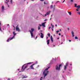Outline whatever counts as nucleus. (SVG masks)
<instances>
[{
  "instance_id": "obj_1",
  "label": "nucleus",
  "mask_w": 80,
  "mask_h": 80,
  "mask_svg": "<svg viewBox=\"0 0 80 80\" xmlns=\"http://www.w3.org/2000/svg\"><path fill=\"white\" fill-rule=\"evenodd\" d=\"M32 63V62H29L27 64H25L23 65L22 67V71H21V72H23V71L25 70V68H27V67H28V64H31V63Z\"/></svg>"
},
{
  "instance_id": "obj_2",
  "label": "nucleus",
  "mask_w": 80,
  "mask_h": 80,
  "mask_svg": "<svg viewBox=\"0 0 80 80\" xmlns=\"http://www.w3.org/2000/svg\"><path fill=\"white\" fill-rule=\"evenodd\" d=\"M60 67H62V64H60L59 65V67H58V66H56V70H60Z\"/></svg>"
},
{
  "instance_id": "obj_3",
  "label": "nucleus",
  "mask_w": 80,
  "mask_h": 80,
  "mask_svg": "<svg viewBox=\"0 0 80 80\" xmlns=\"http://www.w3.org/2000/svg\"><path fill=\"white\" fill-rule=\"evenodd\" d=\"M68 62H67L66 63V65L64 66V70H66V69H67V67L68 66Z\"/></svg>"
},
{
  "instance_id": "obj_4",
  "label": "nucleus",
  "mask_w": 80,
  "mask_h": 80,
  "mask_svg": "<svg viewBox=\"0 0 80 80\" xmlns=\"http://www.w3.org/2000/svg\"><path fill=\"white\" fill-rule=\"evenodd\" d=\"M16 30H17L18 32H20V29H19V28H18V25L16 27Z\"/></svg>"
},
{
  "instance_id": "obj_5",
  "label": "nucleus",
  "mask_w": 80,
  "mask_h": 80,
  "mask_svg": "<svg viewBox=\"0 0 80 80\" xmlns=\"http://www.w3.org/2000/svg\"><path fill=\"white\" fill-rule=\"evenodd\" d=\"M74 7L76 8H80V6L78 5L77 6V4H74Z\"/></svg>"
},
{
  "instance_id": "obj_6",
  "label": "nucleus",
  "mask_w": 80,
  "mask_h": 80,
  "mask_svg": "<svg viewBox=\"0 0 80 80\" xmlns=\"http://www.w3.org/2000/svg\"><path fill=\"white\" fill-rule=\"evenodd\" d=\"M13 38H14V36H13V37H12V38H10L8 39L7 40V42H9V41H10V40H12V39H13Z\"/></svg>"
},
{
  "instance_id": "obj_7",
  "label": "nucleus",
  "mask_w": 80,
  "mask_h": 80,
  "mask_svg": "<svg viewBox=\"0 0 80 80\" xmlns=\"http://www.w3.org/2000/svg\"><path fill=\"white\" fill-rule=\"evenodd\" d=\"M50 68V67H48V68H46L45 70V71H44V72H43V75H44L45 74V72H46V71H47V70H48V68Z\"/></svg>"
},
{
  "instance_id": "obj_8",
  "label": "nucleus",
  "mask_w": 80,
  "mask_h": 80,
  "mask_svg": "<svg viewBox=\"0 0 80 80\" xmlns=\"http://www.w3.org/2000/svg\"><path fill=\"white\" fill-rule=\"evenodd\" d=\"M35 65V64H33L30 66V68L31 69H32L33 70L34 69V68H33V65Z\"/></svg>"
},
{
  "instance_id": "obj_9",
  "label": "nucleus",
  "mask_w": 80,
  "mask_h": 80,
  "mask_svg": "<svg viewBox=\"0 0 80 80\" xmlns=\"http://www.w3.org/2000/svg\"><path fill=\"white\" fill-rule=\"evenodd\" d=\"M40 34H41L40 37L42 38H43V34L42 32H40Z\"/></svg>"
},
{
  "instance_id": "obj_10",
  "label": "nucleus",
  "mask_w": 80,
  "mask_h": 80,
  "mask_svg": "<svg viewBox=\"0 0 80 80\" xmlns=\"http://www.w3.org/2000/svg\"><path fill=\"white\" fill-rule=\"evenodd\" d=\"M46 23V22L42 23V26L43 27H45V24Z\"/></svg>"
},
{
  "instance_id": "obj_11",
  "label": "nucleus",
  "mask_w": 80,
  "mask_h": 80,
  "mask_svg": "<svg viewBox=\"0 0 80 80\" xmlns=\"http://www.w3.org/2000/svg\"><path fill=\"white\" fill-rule=\"evenodd\" d=\"M50 11H49L48 12H47L46 14L45 15V16H47V15H49V14H50Z\"/></svg>"
},
{
  "instance_id": "obj_12",
  "label": "nucleus",
  "mask_w": 80,
  "mask_h": 80,
  "mask_svg": "<svg viewBox=\"0 0 80 80\" xmlns=\"http://www.w3.org/2000/svg\"><path fill=\"white\" fill-rule=\"evenodd\" d=\"M33 31H34V29L32 28L31 31L30 30L29 31V32H30V33H31V32L32 33H33Z\"/></svg>"
},
{
  "instance_id": "obj_13",
  "label": "nucleus",
  "mask_w": 80,
  "mask_h": 80,
  "mask_svg": "<svg viewBox=\"0 0 80 80\" xmlns=\"http://www.w3.org/2000/svg\"><path fill=\"white\" fill-rule=\"evenodd\" d=\"M46 72H47V73L45 74H44V77H45V76L47 75V74H48V72H49L48 71H47Z\"/></svg>"
},
{
  "instance_id": "obj_14",
  "label": "nucleus",
  "mask_w": 80,
  "mask_h": 80,
  "mask_svg": "<svg viewBox=\"0 0 80 80\" xmlns=\"http://www.w3.org/2000/svg\"><path fill=\"white\" fill-rule=\"evenodd\" d=\"M30 34H31V37L32 38H33V37L34 36V35L33 34V32H30Z\"/></svg>"
},
{
  "instance_id": "obj_15",
  "label": "nucleus",
  "mask_w": 80,
  "mask_h": 80,
  "mask_svg": "<svg viewBox=\"0 0 80 80\" xmlns=\"http://www.w3.org/2000/svg\"><path fill=\"white\" fill-rule=\"evenodd\" d=\"M71 33L72 36V37H73L75 36V35H74V32H73V31H72L71 32Z\"/></svg>"
},
{
  "instance_id": "obj_16",
  "label": "nucleus",
  "mask_w": 80,
  "mask_h": 80,
  "mask_svg": "<svg viewBox=\"0 0 80 80\" xmlns=\"http://www.w3.org/2000/svg\"><path fill=\"white\" fill-rule=\"evenodd\" d=\"M48 45H49V43H50V40L48 39L47 41Z\"/></svg>"
},
{
  "instance_id": "obj_17",
  "label": "nucleus",
  "mask_w": 80,
  "mask_h": 80,
  "mask_svg": "<svg viewBox=\"0 0 80 80\" xmlns=\"http://www.w3.org/2000/svg\"><path fill=\"white\" fill-rule=\"evenodd\" d=\"M6 1H7V2H6L5 3H7V5H8V7H9V6L8 4V2H9V0L7 1V0H6Z\"/></svg>"
},
{
  "instance_id": "obj_18",
  "label": "nucleus",
  "mask_w": 80,
  "mask_h": 80,
  "mask_svg": "<svg viewBox=\"0 0 80 80\" xmlns=\"http://www.w3.org/2000/svg\"><path fill=\"white\" fill-rule=\"evenodd\" d=\"M15 33V32H13V34L14 35V36L13 37H14V38L15 37V35H16V33Z\"/></svg>"
},
{
  "instance_id": "obj_19",
  "label": "nucleus",
  "mask_w": 80,
  "mask_h": 80,
  "mask_svg": "<svg viewBox=\"0 0 80 80\" xmlns=\"http://www.w3.org/2000/svg\"><path fill=\"white\" fill-rule=\"evenodd\" d=\"M2 10H4V7L3 6H2Z\"/></svg>"
},
{
  "instance_id": "obj_20",
  "label": "nucleus",
  "mask_w": 80,
  "mask_h": 80,
  "mask_svg": "<svg viewBox=\"0 0 80 80\" xmlns=\"http://www.w3.org/2000/svg\"><path fill=\"white\" fill-rule=\"evenodd\" d=\"M79 8H78L76 9V11L79 12V11H80V10H79Z\"/></svg>"
},
{
  "instance_id": "obj_21",
  "label": "nucleus",
  "mask_w": 80,
  "mask_h": 80,
  "mask_svg": "<svg viewBox=\"0 0 80 80\" xmlns=\"http://www.w3.org/2000/svg\"><path fill=\"white\" fill-rule=\"evenodd\" d=\"M68 13L69 15H72V13H71V12H68Z\"/></svg>"
},
{
  "instance_id": "obj_22",
  "label": "nucleus",
  "mask_w": 80,
  "mask_h": 80,
  "mask_svg": "<svg viewBox=\"0 0 80 80\" xmlns=\"http://www.w3.org/2000/svg\"><path fill=\"white\" fill-rule=\"evenodd\" d=\"M27 77H25V76H23L22 77V78L23 79V78H27Z\"/></svg>"
},
{
  "instance_id": "obj_23",
  "label": "nucleus",
  "mask_w": 80,
  "mask_h": 80,
  "mask_svg": "<svg viewBox=\"0 0 80 80\" xmlns=\"http://www.w3.org/2000/svg\"><path fill=\"white\" fill-rule=\"evenodd\" d=\"M48 36L49 37H50V33H48Z\"/></svg>"
},
{
  "instance_id": "obj_24",
  "label": "nucleus",
  "mask_w": 80,
  "mask_h": 80,
  "mask_svg": "<svg viewBox=\"0 0 80 80\" xmlns=\"http://www.w3.org/2000/svg\"><path fill=\"white\" fill-rule=\"evenodd\" d=\"M53 8V5H52L50 6V8Z\"/></svg>"
},
{
  "instance_id": "obj_25",
  "label": "nucleus",
  "mask_w": 80,
  "mask_h": 80,
  "mask_svg": "<svg viewBox=\"0 0 80 80\" xmlns=\"http://www.w3.org/2000/svg\"><path fill=\"white\" fill-rule=\"evenodd\" d=\"M53 39V37H52V36H51V40H52Z\"/></svg>"
},
{
  "instance_id": "obj_26",
  "label": "nucleus",
  "mask_w": 80,
  "mask_h": 80,
  "mask_svg": "<svg viewBox=\"0 0 80 80\" xmlns=\"http://www.w3.org/2000/svg\"><path fill=\"white\" fill-rule=\"evenodd\" d=\"M38 30H40V26L38 27Z\"/></svg>"
},
{
  "instance_id": "obj_27",
  "label": "nucleus",
  "mask_w": 80,
  "mask_h": 80,
  "mask_svg": "<svg viewBox=\"0 0 80 80\" xmlns=\"http://www.w3.org/2000/svg\"><path fill=\"white\" fill-rule=\"evenodd\" d=\"M77 13L78 14V15H80V12H78Z\"/></svg>"
},
{
  "instance_id": "obj_28",
  "label": "nucleus",
  "mask_w": 80,
  "mask_h": 80,
  "mask_svg": "<svg viewBox=\"0 0 80 80\" xmlns=\"http://www.w3.org/2000/svg\"><path fill=\"white\" fill-rule=\"evenodd\" d=\"M58 32H59V31H56L57 34H58Z\"/></svg>"
},
{
  "instance_id": "obj_29",
  "label": "nucleus",
  "mask_w": 80,
  "mask_h": 80,
  "mask_svg": "<svg viewBox=\"0 0 80 80\" xmlns=\"http://www.w3.org/2000/svg\"><path fill=\"white\" fill-rule=\"evenodd\" d=\"M42 78H43V77H41L40 79V80H42Z\"/></svg>"
},
{
  "instance_id": "obj_30",
  "label": "nucleus",
  "mask_w": 80,
  "mask_h": 80,
  "mask_svg": "<svg viewBox=\"0 0 80 80\" xmlns=\"http://www.w3.org/2000/svg\"><path fill=\"white\" fill-rule=\"evenodd\" d=\"M0 30L2 32V29L1 28V26H0Z\"/></svg>"
},
{
  "instance_id": "obj_31",
  "label": "nucleus",
  "mask_w": 80,
  "mask_h": 80,
  "mask_svg": "<svg viewBox=\"0 0 80 80\" xmlns=\"http://www.w3.org/2000/svg\"><path fill=\"white\" fill-rule=\"evenodd\" d=\"M51 40L52 42H53V39H51Z\"/></svg>"
},
{
  "instance_id": "obj_32",
  "label": "nucleus",
  "mask_w": 80,
  "mask_h": 80,
  "mask_svg": "<svg viewBox=\"0 0 80 80\" xmlns=\"http://www.w3.org/2000/svg\"><path fill=\"white\" fill-rule=\"evenodd\" d=\"M75 39H78V38L77 37H75Z\"/></svg>"
},
{
  "instance_id": "obj_33",
  "label": "nucleus",
  "mask_w": 80,
  "mask_h": 80,
  "mask_svg": "<svg viewBox=\"0 0 80 80\" xmlns=\"http://www.w3.org/2000/svg\"><path fill=\"white\" fill-rule=\"evenodd\" d=\"M70 2H73V0H71Z\"/></svg>"
},
{
  "instance_id": "obj_34",
  "label": "nucleus",
  "mask_w": 80,
  "mask_h": 80,
  "mask_svg": "<svg viewBox=\"0 0 80 80\" xmlns=\"http://www.w3.org/2000/svg\"><path fill=\"white\" fill-rule=\"evenodd\" d=\"M39 26H40V27H42V24H39Z\"/></svg>"
},
{
  "instance_id": "obj_35",
  "label": "nucleus",
  "mask_w": 80,
  "mask_h": 80,
  "mask_svg": "<svg viewBox=\"0 0 80 80\" xmlns=\"http://www.w3.org/2000/svg\"><path fill=\"white\" fill-rule=\"evenodd\" d=\"M10 2H11V3H12V0H11Z\"/></svg>"
},
{
  "instance_id": "obj_36",
  "label": "nucleus",
  "mask_w": 80,
  "mask_h": 80,
  "mask_svg": "<svg viewBox=\"0 0 80 80\" xmlns=\"http://www.w3.org/2000/svg\"><path fill=\"white\" fill-rule=\"evenodd\" d=\"M52 28H54V26L53 25H52Z\"/></svg>"
},
{
  "instance_id": "obj_37",
  "label": "nucleus",
  "mask_w": 80,
  "mask_h": 80,
  "mask_svg": "<svg viewBox=\"0 0 80 80\" xmlns=\"http://www.w3.org/2000/svg\"><path fill=\"white\" fill-rule=\"evenodd\" d=\"M41 2H42V1H44V0H40Z\"/></svg>"
},
{
  "instance_id": "obj_38",
  "label": "nucleus",
  "mask_w": 80,
  "mask_h": 80,
  "mask_svg": "<svg viewBox=\"0 0 80 80\" xmlns=\"http://www.w3.org/2000/svg\"><path fill=\"white\" fill-rule=\"evenodd\" d=\"M44 3L45 5H46V4H47V3L45 2H44Z\"/></svg>"
},
{
  "instance_id": "obj_39",
  "label": "nucleus",
  "mask_w": 80,
  "mask_h": 80,
  "mask_svg": "<svg viewBox=\"0 0 80 80\" xmlns=\"http://www.w3.org/2000/svg\"><path fill=\"white\" fill-rule=\"evenodd\" d=\"M37 62H35V63H34V64H37Z\"/></svg>"
},
{
  "instance_id": "obj_40",
  "label": "nucleus",
  "mask_w": 80,
  "mask_h": 80,
  "mask_svg": "<svg viewBox=\"0 0 80 80\" xmlns=\"http://www.w3.org/2000/svg\"><path fill=\"white\" fill-rule=\"evenodd\" d=\"M1 22L0 21V26H1Z\"/></svg>"
},
{
  "instance_id": "obj_41",
  "label": "nucleus",
  "mask_w": 80,
  "mask_h": 80,
  "mask_svg": "<svg viewBox=\"0 0 80 80\" xmlns=\"http://www.w3.org/2000/svg\"><path fill=\"white\" fill-rule=\"evenodd\" d=\"M51 28V27H49V29L50 30V28Z\"/></svg>"
},
{
  "instance_id": "obj_42",
  "label": "nucleus",
  "mask_w": 80,
  "mask_h": 80,
  "mask_svg": "<svg viewBox=\"0 0 80 80\" xmlns=\"http://www.w3.org/2000/svg\"><path fill=\"white\" fill-rule=\"evenodd\" d=\"M59 35H60V36L61 35V34L60 33H59Z\"/></svg>"
},
{
  "instance_id": "obj_43",
  "label": "nucleus",
  "mask_w": 80,
  "mask_h": 80,
  "mask_svg": "<svg viewBox=\"0 0 80 80\" xmlns=\"http://www.w3.org/2000/svg\"><path fill=\"white\" fill-rule=\"evenodd\" d=\"M55 5H54L53 6V8H54V9H55Z\"/></svg>"
},
{
  "instance_id": "obj_44",
  "label": "nucleus",
  "mask_w": 80,
  "mask_h": 80,
  "mask_svg": "<svg viewBox=\"0 0 80 80\" xmlns=\"http://www.w3.org/2000/svg\"><path fill=\"white\" fill-rule=\"evenodd\" d=\"M8 80H10V78H9L8 79Z\"/></svg>"
},
{
  "instance_id": "obj_45",
  "label": "nucleus",
  "mask_w": 80,
  "mask_h": 80,
  "mask_svg": "<svg viewBox=\"0 0 80 80\" xmlns=\"http://www.w3.org/2000/svg\"><path fill=\"white\" fill-rule=\"evenodd\" d=\"M65 0H64L63 2H62V3H63L64 2H65Z\"/></svg>"
},
{
  "instance_id": "obj_46",
  "label": "nucleus",
  "mask_w": 80,
  "mask_h": 80,
  "mask_svg": "<svg viewBox=\"0 0 80 80\" xmlns=\"http://www.w3.org/2000/svg\"><path fill=\"white\" fill-rule=\"evenodd\" d=\"M52 32H53V28H52Z\"/></svg>"
},
{
  "instance_id": "obj_47",
  "label": "nucleus",
  "mask_w": 80,
  "mask_h": 80,
  "mask_svg": "<svg viewBox=\"0 0 80 80\" xmlns=\"http://www.w3.org/2000/svg\"><path fill=\"white\" fill-rule=\"evenodd\" d=\"M37 36H36V39H37Z\"/></svg>"
},
{
  "instance_id": "obj_48",
  "label": "nucleus",
  "mask_w": 80,
  "mask_h": 80,
  "mask_svg": "<svg viewBox=\"0 0 80 80\" xmlns=\"http://www.w3.org/2000/svg\"><path fill=\"white\" fill-rule=\"evenodd\" d=\"M13 26L14 28H15V26H14L13 25Z\"/></svg>"
},
{
  "instance_id": "obj_49",
  "label": "nucleus",
  "mask_w": 80,
  "mask_h": 80,
  "mask_svg": "<svg viewBox=\"0 0 80 80\" xmlns=\"http://www.w3.org/2000/svg\"><path fill=\"white\" fill-rule=\"evenodd\" d=\"M69 42H71V40H69Z\"/></svg>"
},
{
  "instance_id": "obj_50",
  "label": "nucleus",
  "mask_w": 80,
  "mask_h": 80,
  "mask_svg": "<svg viewBox=\"0 0 80 80\" xmlns=\"http://www.w3.org/2000/svg\"><path fill=\"white\" fill-rule=\"evenodd\" d=\"M55 26L56 27H57V24H55Z\"/></svg>"
},
{
  "instance_id": "obj_51",
  "label": "nucleus",
  "mask_w": 80,
  "mask_h": 80,
  "mask_svg": "<svg viewBox=\"0 0 80 80\" xmlns=\"http://www.w3.org/2000/svg\"><path fill=\"white\" fill-rule=\"evenodd\" d=\"M58 40V39H59V38H57Z\"/></svg>"
},
{
  "instance_id": "obj_52",
  "label": "nucleus",
  "mask_w": 80,
  "mask_h": 80,
  "mask_svg": "<svg viewBox=\"0 0 80 80\" xmlns=\"http://www.w3.org/2000/svg\"><path fill=\"white\" fill-rule=\"evenodd\" d=\"M58 2H59V1H58V2H57V3H58Z\"/></svg>"
},
{
  "instance_id": "obj_53",
  "label": "nucleus",
  "mask_w": 80,
  "mask_h": 80,
  "mask_svg": "<svg viewBox=\"0 0 80 80\" xmlns=\"http://www.w3.org/2000/svg\"><path fill=\"white\" fill-rule=\"evenodd\" d=\"M68 30H69V28H68Z\"/></svg>"
},
{
  "instance_id": "obj_54",
  "label": "nucleus",
  "mask_w": 80,
  "mask_h": 80,
  "mask_svg": "<svg viewBox=\"0 0 80 80\" xmlns=\"http://www.w3.org/2000/svg\"><path fill=\"white\" fill-rule=\"evenodd\" d=\"M7 25H8V26H9V24H8Z\"/></svg>"
},
{
  "instance_id": "obj_55",
  "label": "nucleus",
  "mask_w": 80,
  "mask_h": 80,
  "mask_svg": "<svg viewBox=\"0 0 80 80\" xmlns=\"http://www.w3.org/2000/svg\"><path fill=\"white\" fill-rule=\"evenodd\" d=\"M53 46L54 47H55V45H53Z\"/></svg>"
},
{
  "instance_id": "obj_56",
  "label": "nucleus",
  "mask_w": 80,
  "mask_h": 80,
  "mask_svg": "<svg viewBox=\"0 0 80 80\" xmlns=\"http://www.w3.org/2000/svg\"><path fill=\"white\" fill-rule=\"evenodd\" d=\"M52 3H53V2H52Z\"/></svg>"
},
{
  "instance_id": "obj_57",
  "label": "nucleus",
  "mask_w": 80,
  "mask_h": 80,
  "mask_svg": "<svg viewBox=\"0 0 80 80\" xmlns=\"http://www.w3.org/2000/svg\"><path fill=\"white\" fill-rule=\"evenodd\" d=\"M50 20H52V18H50Z\"/></svg>"
},
{
  "instance_id": "obj_58",
  "label": "nucleus",
  "mask_w": 80,
  "mask_h": 80,
  "mask_svg": "<svg viewBox=\"0 0 80 80\" xmlns=\"http://www.w3.org/2000/svg\"><path fill=\"white\" fill-rule=\"evenodd\" d=\"M54 37H55V34H54Z\"/></svg>"
},
{
  "instance_id": "obj_59",
  "label": "nucleus",
  "mask_w": 80,
  "mask_h": 80,
  "mask_svg": "<svg viewBox=\"0 0 80 80\" xmlns=\"http://www.w3.org/2000/svg\"><path fill=\"white\" fill-rule=\"evenodd\" d=\"M47 39H48V37H47Z\"/></svg>"
},
{
  "instance_id": "obj_60",
  "label": "nucleus",
  "mask_w": 80,
  "mask_h": 80,
  "mask_svg": "<svg viewBox=\"0 0 80 80\" xmlns=\"http://www.w3.org/2000/svg\"><path fill=\"white\" fill-rule=\"evenodd\" d=\"M62 43H63V42H62L61 43V44H62Z\"/></svg>"
},
{
  "instance_id": "obj_61",
  "label": "nucleus",
  "mask_w": 80,
  "mask_h": 80,
  "mask_svg": "<svg viewBox=\"0 0 80 80\" xmlns=\"http://www.w3.org/2000/svg\"><path fill=\"white\" fill-rule=\"evenodd\" d=\"M72 64H70V65H72Z\"/></svg>"
},
{
  "instance_id": "obj_62",
  "label": "nucleus",
  "mask_w": 80,
  "mask_h": 80,
  "mask_svg": "<svg viewBox=\"0 0 80 80\" xmlns=\"http://www.w3.org/2000/svg\"><path fill=\"white\" fill-rule=\"evenodd\" d=\"M44 21H46V19H45V20H44Z\"/></svg>"
},
{
  "instance_id": "obj_63",
  "label": "nucleus",
  "mask_w": 80,
  "mask_h": 80,
  "mask_svg": "<svg viewBox=\"0 0 80 80\" xmlns=\"http://www.w3.org/2000/svg\"><path fill=\"white\" fill-rule=\"evenodd\" d=\"M51 26H52V24H51Z\"/></svg>"
},
{
  "instance_id": "obj_64",
  "label": "nucleus",
  "mask_w": 80,
  "mask_h": 80,
  "mask_svg": "<svg viewBox=\"0 0 80 80\" xmlns=\"http://www.w3.org/2000/svg\"><path fill=\"white\" fill-rule=\"evenodd\" d=\"M61 37H63V35H61Z\"/></svg>"
}]
</instances>
